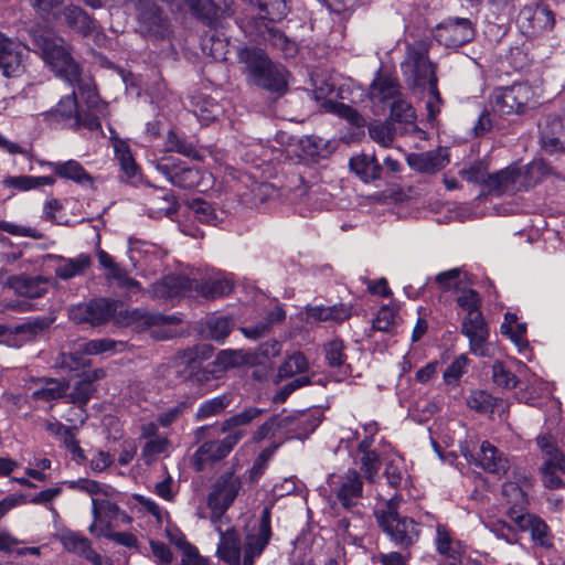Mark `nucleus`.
<instances>
[{
  "instance_id": "60",
  "label": "nucleus",
  "mask_w": 565,
  "mask_h": 565,
  "mask_svg": "<svg viewBox=\"0 0 565 565\" xmlns=\"http://www.w3.org/2000/svg\"><path fill=\"white\" fill-rule=\"evenodd\" d=\"M65 484L71 490L84 492L92 497L99 493L108 494L107 489L109 488L106 484L87 478H79L77 480L66 481Z\"/></svg>"
},
{
  "instance_id": "32",
  "label": "nucleus",
  "mask_w": 565,
  "mask_h": 565,
  "mask_svg": "<svg viewBox=\"0 0 565 565\" xmlns=\"http://www.w3.org/2000/svg\"><path fill=\"white\" fill-rule=\"evenodd\" d=\"M351 315L352 307L344 303L330 307L315 306L307 308L308 319L315 321H332L340 323L349 319Z\"/></svg>"
},
{
  "instance_id": "39",
  "label": "nucleus",
  "mask_w": 565,
  "mask_h": 565,
  "mask_svg": "<svg viewBox=\"0 0 565 565\" xmlns=\"http://www.w3.org/2000/svg\"><path fill=\"white\" fill-rule=\"evenodd\" d=\"M367 130L370 138L383 148L393 147L396 135H399L398 127L392 121L371 124Z\"/></svg>"
},
{
  "instance_id": "38",
  "label": "nucleus",
  "mask_w": 565,
  "mask_h": 565,
  "mask_svg": "<svg viewBox=\"0 0 565 565\" xmlns=\"http://www.w3.org/2000/svg\"><path fill=\"white\" fill-rule=\"evenodd\" d=\"M53 170L55 174L58 175L60 178L73 180L78 184H86L93 182V179L89 175V173H87L83 166L75 160L54 163Z\"/></svg>"
},
{
  "instance_id": "25",
  "label": "nucleus",
  "mask_w": 565,
  "mask_h": 565,
  "mask_svg": "<svg viewBox=\"0 0 565 565\" xmlns=\"http://www.w3.org/2000/svg\"><path fill=\"white\" fill-rule=\"evenodd\" d=\"M520 177V169L515 166H510L495 173H489L483 190L495 195L513 193L516 190V183Z\"/></svg>"
},
{
  "instance_id": "31",
  "label": "nucleus",
  "mask_w": 565,
  "mask_h": 565,
  "mask_svg": "<svg viewBox=\"0 0 565 565\" xmlns=\"http://www.w3.org/2000/svg\"><path fill=\"white\" fill-rule=\"evenodd\" d=\"M58 264L55 267V275L62 280H68L76 276H82L92 265V258L88 254H79L74 258L57 256Z\"/></svg>"
},
{
  "instance_id": "10",
  "label": "nucleus",
  "mask_w": 565,
  "mask_h": 565,
  "mask_svg": "<svg viewBox=\"0 0 565 565\" xmlns=\"http://www.w3.org/2000/svg\"><path fill=\"white\" fill-rule=\"evenodd\" d=\"M327 483L330 497H334L342 508L350 510L362 498L363 482L356 470H348L343 475H329Z\"/></svg>"
},
{
  "instance_id": "33",
  "label": "nucleus",
  "mask_w": 565,
  "mask_h": 565,
  "mask_svg": "<svg viewBox=\"0 0 565 565\" xmlns=\"http://www.w3.org/2000/svg\"><path fill=\"white\" fill-rule=\"evenodd\" d=\"M62 15L64 17L67 25L77 33L87 35L94 29V21L85 10L77 6H66L62 11Z\"/></svg>"
},
{
  "instance_id": "47",
  "label": "nucleus",
  "mask_w": 565,
  "mask_h": 565,
  "mask_svg": "<svg viewBox=\"0 0 565 565\" xmlns=\"http://www.w3.org/2000/svg\"><path fill=\"white\" fill-rule=\"evenodd\" d=\"M523 531H530L532 540L543 547H551L553 545V535L548 525L537 515L533 514L531 516Z\"/></svg>"
},
{
  "instance_id": "14",
  "label": "nucleus",
  "mask_w": 565,
  "mask_h": 565,
  "mask_svg": "<svg viewBox=\"0 0 565 565\" xmlns=\"http://www.w3.org/2000/svg\"><path fill=\"white\" fill-rule=\"evenodd\" d=\"M244 436L245 431L237 429L227 434L222 440L204 443L194 454L196 469L201 470L203 463L207 461H216L225 458Z\"/></svg>"
},
{
  "instance_id": "61",
  "label": "nucleus",
  "mask_w": 565,
  "mask_h": 565,
  "mask_svg": "<svg viewBox=\"0 0 565 565\" xmlns=\"http://www.w3.org/2000/svg\"><path fill=\"white\" fill-rule=\"evenodd\" d=\"M459 175L468 182L482 185L484 189L489 172L484 162L476 161L469 167L461 169Z\"/></svg>"
},
{
  "instance_id": "63",
  "label": "nucleus",
  "mask_w": 565,
  "mask_h": 565,
  "mask_svg": "<svg viewBox=\"0 0 565 565\" xmlns=\"http://www.w3.org/2000/svg\"><path fill=\"white\" fill-rule=\"evenodd\" d=\"M62 544L68 551L83 555L92 545L90 541L76 532H67L62 535Z\"/></svg>"
},
{
  "instance_id": "57",
  "label": "nucleus",
  "mask_w": 565,
  "mask_h": 565,
  "mask_svg": "<svg viewBox=\"0 0 565 565\" xmlns=\"http://www.w3.org/2000/svg\"><path fill=\"white\" fill-rule=\"evenodd\" d=\"M467 274L463 273L460 268H451L449 270L439 273L436 276L435 281L445 290H461V285L465 282Z\"/></svg>"
},
{
  "instance_id": "29",
  "label": "nucleus",
  "mask_w": 565,
  "mask_h": 565,
  "mask_svg": "<svg viewBox=\"0 0 565 565\" xmlns=\"http://www.w3.org/2000/svg\"><path fill=\"white\" fill-rule=\"evenodd\" d=\"M351 170L363 181L372 182L383 178V167L377 161L375 154L369 156L362 153L350 159Z\"/></svg>"
},
{
  "instance_id": "58",
  "label": "nucleus",
  "mask_w": 565,
  "mask_h": 565,
  "mask_svg": "<svg viewBox=\"0 0 565 565\" xmlns=\"http://www.w3.org/2000/svg\"><path fill=\"white\" fill-rule=\"evenodd\" d=\"M396 319L397 311L390 306H383L373 319L372 328L376 331L393 332L396 326Z\"/></svg>"
},
{
  "instance_id": "23",
  "label": "nucleus",
  "mask_w": 565,
  "mask_h": 565,
  "mask_svg": "<svg viewBox=\"0 0 565 565\" xmlns=\"http://www.w3.org/2000/svg\"><path fill=\"white\" fill-rule=\"evenodd\" d=\"M211 355V349L207 345H196L189 352L179 354V367L185 365L181 374L184 381L202 382L207 379L206 373L202 371L201 362Z\"/></svg>"
},
{
  "instance_id": "45",
  "label": "nucleus",
  "mask_w": 565,
  "mask_h": 565,
  "mask_svg": "<svg viewBox=\"0 0 565 565\" xmlns=\"http://www.w3.org/2000/svg\"><path fill=\"white\" fill-rule=\"evenodd\" d=\"M502 403V399L492 396L486 391H473L467 398V405L477 411L478 413H493L495 408Z\"/></svg>"
},
{
  "instance_id": "1",
  "label": "nucleus",
  "mask_w": 565,
  "mask_h": 565,
  "mask_svg": "<svg viewBox=\"0 0 565 565\" xmlns=\"http://www.w3.org/2000/svg\"><path fill=\"white\" fill-rule=\"evenodd\" d=\"M32 40L45 64L56 76L63 78L72 87H76L84 103L90 108H96L99 104V95L93 78L82 76L81 66L73 58L70 45L63 39L49 32H34Z\"/></svg>"
},
{
  "instance_id": "28",
  "label": "nucleus",
  "mask_w": 565,
  "mask_h": 565,
  "mask_svg": "<svg viewBox=\"0 0 565 565\" xmlns=\"http://www.w3.org/2000/svg\"><path fill=\"white\" fill-rule=\"evenodd\" d=\"M435 545L438 554L444 556L441 562L461 561V544L455 540L452 532L447 525L437 524Z\"/></svg>"
},
{
  "instance_id": "51",
  "label": "nucleus",
  "mask_w": 565,
  "mask_h": 565,
  "mask_svg": "<svg viewBox=\"0 0 565 565\" xmlns=\"http://www.w3.org/2000/svg\"><path fill=\"white\" fill-rule=\"evenodd\" d=\"M234 326L235 322L230 317H211L206 321L209 337L217 342H224Z\"/></svg>"
},
{
  "instance_id": "44",
  "label": "nucleus",
  "mask_w": 565,
  "mask_h": 565,
  "mask_svg": "<svg viewBox=\"0 0 565 565\" xmlns=\"http://www.w3.org/2000/svg\"><path fill=\"white\" fill-rule=\"evenodd\" d=\"M183 204L188 215H192L201 223L210 224L216 218L213 206L201 198L185 200Z\"/></svg>"
},
{
  "instance_id": "6",
  "label": "nucleus",
  "mask_w": 565,
  "mask_h": 565,
  "mask_svg": "<svg viewBox=\"0 0 565 565\" xmlns=\"http://www.w3.org/2000/svg\"><path fill=\"white\" fill-rule=\"evenodd\" d=\"M86 106L87 110L79 109L76 90L73 89L71 94L62 97L54 108L46 111L44 118L52 125L74 130L82 127L90 131L100 130L102 124L95 113L103 115L107 106L100 100L96 108H90L87 104Z\"/></svg>"
},
{
  "instance_id": "22",
  "label": "nucleus",
  "mask_w": 565,
  "mask_h": 565,
  "mask_svg": "<svg viewBox=\"0 0 565 565\" xmlns=\"http://www.w3.org/2000/svg\"><path fill=\"white\" fill-rule=\"evenodd\" d=\"M391 119L399 124V135H411L417 138H423L425 131H423L416 125V114L412 105L403 99L397 98L391 104Z\"/></svg>"
},
{
  "instance_id": "17",
  "label": "nucleus",
  "mask_w": 565,
  "mask_h": 565,
  "mask_svg": "<svg viewBox=\"0 0 565 565\" xmlns=\"http://www.w3.org/2000/svg\"><path fill=\"white\" fill-rule=\"evenodd\" d=\"M461 331L469 339L471 353L479 356L488 355L486 344L489 337V328L481 312L467 316L462 321Z\"/></svg>"
},
{
  "instance_id": "50",
  "label": "nucleus",
  "mask_w": 565,
  "mask_h": 565,
  "mask_svg": "<svg viewBox=\"0 0 565 565\" xmlns=\"http://www.w3.org/2000/svg\"><path fill=\"white\" fill-rule=\"evenodd\" d=\"M407 74L413 77L416 86L427 84V87H429L433 83L435 85L438 83L436 66L429 60L409 67Z\"/></svg>"
},
{
  "instance_id": "19",
  "label": "nucleus",
  "mask_w": 565,
  "mask_h": 565,
  "mask_svg": "<svg viewBox=\"0 0 565 565\" xmlns=\"http://www.w3.org/2000/svg\"><path fill=\"white\" fill-rule=\"evenodd\" d=\"M192 13L210 28H216L221 18L230 14L233 0H222L216 4L213 0H185Z\"/></svg>"
},
{
  "instance_id": "11",
  "label": "nucleus",
  "mask_w": 565,
  "mask_h": 565,
  "mask_svg": "<svg viewBox=\"0 0 565 565\" xmlns=\"http://www.w3.org/2000/svg\"><path fill=\"white\" fill-rule=\"evenodd\" d=\"M28 47L17 39L0 32V71L6 77H18L24 72Z\"/></svg>"
},
{
  "instance_id": "3",
  "label": "nucleus",
  "mask_w": 565,
  "mask_h": 565,
  "mask_svg": "<svg viewBox=\"0 0 565 565\" xmlns=\"http://www.w3.org/2000/svg\"><path fill=\"white\" fill-rule=\"evenodd\" d=\"M237 60L244 65L243 74L253 85L278 95L286 92V68L274 63L262 49L241 47L237 51Z\"/></svg>"
},
{
  "instance_id": "43",
  "label": "nucleus",
  "mask_w": 565,
  "mask_h": 565,
  "mask_svg": "<svg viewBox=\"0 0 565 565\" xmlns=\"http://www.w3.org/2000/svg\"><path fill=\"white\" fill-rule=\"evenodd\" d=\"M88 303L90 310V324L93 326H98L110 320L117 310L116 301L106 298L94 299Z\"/></svg>"
},
{
  "instance_id": "48",
  "label": "nucleus",
  "mask_w": 565,
  "mask_h": 565,
  "mask_svg": "<svg viewBox=\"0 0 565 565\" xmlns=\"http://www.w3.org/2000/svg\"><path fill=\"white\" fill-rule=\"evenodd\" d=\"M233 398V394L227 393L216 396L212 399L205 401L198 408L196 417L199 419H204L211 416L220 415L226 407H228L232 404Z\"/></svg>"
},
{
  "instance_id": "30",
  "label": "nucleus",
  "mask_w": 565,
  "mask_h": 565,
  "mask_svg": "<svg viewBox=\"0 0 565 565\" xmlns=\"http://www.w3.org/2000/svg\"><path fill=\"white\" fill-rule=\"evenodd\" d=\"M111 140L115 158L117 159L122 173L120 178H125L126 181H134L139 175V167L134 159L129 145L118 137H114Z\"/></svg>"
},
{
  "instance_id": "5",
  "label": "nucleus",
  "mask_w": 565,
  "mask_h": 565,
  "mask_svg": "<svg viewBox=\"0 0 565 565\" xmlns=\"http://www.w3.org/2000/svg\"><path fill=\"white\" fill-rule=\"evenodd\" d=\"M401 495H393L374 511L377 525L395 546L407 550L419 539L416 522L398 513Z\"/></svg>"
},
{
  "instance_id": "52",
  "label": "nucleus",
  "mask_w": 565,
  "mask_h": 565,
  "mask_svg": "<svg viewBox=\"0 0 565 565\" xmlns=\"http://www.w3.org/2000/svg\"><path fill=\"white\" fill-rule=\"evenodd\" d=\"M428 60V45L425 41H415L406 45V57L402 63L404 73H408V68L420 64Z\"/></svg>"
},
{
  "instance_id": "15",
  "label": "nucleus",
  "mask_w": 565,
  "mask_h": 565,
  "mask_svg": "<svg viewBox=\"0 0 565 565\" xmlns=\"http://www.w3.org/2000/svg\"><path fill=\"white\" fill-rule=\"evenodd\" d=\"M118 504L105 499H92L93 522L88 532L94 537H102L114 530L117 521Z\"/></svg>"
},
{
  "instance_id": "41",
  "label": "nucleus",
  "mask_w": 565,
  "mask_h": 565,
  "mask_svg": "<svg viewBox=\"0 0 565 565\" xmlns=\"http://www.w3.org/2000/svg\"><path fill=\"white\" fill-rule=\"evenodd\" d=\"M70 384L66 380L45 379L44 385L32 393L38 401L52 402L66 395Z\"/></svg>"
},
{
  "instance_id": "62",
  "label": "nucleus",
  "mask_w": 565,
  "mask_h": 565,
  "mask_svg": "<svg viewBox=\"0 0 565 565\" xmlns=\"http://www.w3.org/2000/svg\"><path fill=\"white\" fill-rule=\"evenodd\" d=\"M461 294L457 297V305L465 311L467 316H473L480 312L481 299L479 294L473 289L461 288Z\"/></svg>"
},
{
  "instance_id": "49",
  "label": "nucleus",
  "mask_w": 565,
  "mask_h": 565,
  "mask_svg": "<svg viewBox=\"0 0 565 565\" xmlns=\"http://www.w3.org/2000/svg\"><path fill=\"white\" fill-rule=\"evenodd\" d=\"M323 353L327 364L330 367H340L347 362L345 344L342 339L334 338L323 345Z\"/></svg>"
},
{
  "instance_id": "9",
  "label": "nucleus",
  "mask_w": 565,
  "mask_h": 565,
  "mask_svg": "<svg viewBox=\"0 0 565 565\" xmlns=\"http://www.w3.org/2000/svg\"><path fill=\"white\" fill-rule=\"evenodd\" d=\"M533 90L527 84L516 83L511 86L498 87L490 97L492 110L499 115L524 113Z\"/></svg>"
},
{
  "instance_id": "4",
  "label": "nucleus",
  "mask_w": 565,
  "mask_h": 565,
  "mask_svg": "<svg viewBox=\"0 0 565 565\" xmlns=\"http://www.w3.org/2000/svg\"><path fill=\"white\" fill-rule=\"evenodd\" d=\"M233 285L221 274H209L200 268L179 263V299L215 300L231 294Z\"/></svg>"
},
{
  "instance_id": "55",
  "label": "nucleus",
  "mask_w": 565,
  "mask_h": 565,
  "mask_svg": "<svg viewBox=\"0 0 565 565\" xmlns=\"http://www.w3.org/2000/svg\"><path fill=\"white\" fill-rule=\"evenodd\" d=\"M179 552L181 553V565H209L207 558L200 555L199 550L190 544L185 536L179 532Z\"/></svg>"
},
{
  "instance_id": "24",
  "label": "nucleus",
  "mask_w": 565,
  "mask_h": 565,
  "mask_svg": "<svg viewBox=\"0 0 565 565\" xmlns=\"http://www.w3.org/2000/svg\"><path fill=\"white\" fill-rule=\"evenodd\" d=\"M7 285L18 296L28 299L41 298L47 291V279L42 276L13 275L8 278Z\"/></svg>"
},
{
  "instance_id": "13",
  "label": "nucleus",
  "mask_w": 565,
  "mask_h": 565,
  "mask_svg": "<svg viewBox=\"0 0 565 565\" xmlns=\"http://www.w3.org/2000/svg\"><path fill=\"white\" fill-rule=\"evenodd\" d=\"M475 36V29L469 19L448 18L436 30V39L447 47H458L470 42Z\"/></svg>"
},
{
  "instance_id": "7",
  "label": "nucleus",
  "mask_w": 565,
  "mask_h": 565,
  "mask_svg": "<svg viewBox=\"0 0 565 565\" xmlns=\"http://www.w3.org/2000/svg\"><path fill=\"white\" fill-rule=\"evenodd\" d=\"M137 31L152 41L170 40L173 25L169 15L152 0H134Z\"/></svg>"
},
{
  "instance_id": "21",
  "label": "nucleus",
  "mask_w": 565,
  "mask_h": 565,
  "mask_svg": "<svg viewBox=\"0 0 565 565\" xmlns=\"http://www.w3.org/2000/svg\"><path fill=\"white\" fill-rule=\"evenodd\" d=\"M279 424V433L286 438H307L318 427V420L311 415H277Z\"/></svg>"
},
{
  "instance_id": "42",
  "label": "nucleus",
  "mask_w": 565,
  "mask_h": 565,
  "mask_svg": "<svg viewBox=\"0 0 565 565\" xmlns=\"http://www.w3.org/2000/svg\"><path fill=\"white\" fill-rule=\"evenodd\" d=\"M193 114L202 125L207 126L221 116L222 107L213 98L201 96L198 98Z\"/></svg>"
},
{
  "instance_id": "53",
  "label": "nucleus",
  "mask_w": 565,
  "mask_h": 565,
  "mask_svg": "<svg viewBox=\"0 0 565 565\" xmlns=\"http://www.w3.org/2000/svg\"><path fill=\"white\" fill-rule=\"evenodd\" d=\"M21 541L17 537H14L10 532L7 530H0V553L4 554H11L15 553L17 555L23 556V555H36L39 556L41 553L40 547H22V548H15L17 545H19Z\"/></svg>"
},
{
  "instance_id": "20",
  "label": "nucleus",
  "mask_w": 565,
  "mask_h": 565,
  "mask_svg": "<svg viewBox=\"0 0 565 565\" xmlns=\"http://www.w3.org/2000/svg\"><path fill=\"white\" fill-rule=\"evenodd\" d=\"M192 13L210 28H216L221 18L230 14L233 0H222L216 4L213 0H185Z\"/></svg>"
},
{
  "instance_id": "16",
  "label": "nucleus",
  "mask_w": 565,
  "mask_h": 565,
  "mask_svg": "<svg viewBox=\"0 0 565 565\" xmlns=\"http://www.w3.org/2000/svg\"><path fill=\"white\" fill-rule=\"evenodd\" d=\"M542 149L548 153H558L564 148L565 128L561 118L547 115L539 124Z\"/></svg>"
},
{
  "instance_id": "46",
  "label": "nucleus",
  "mask_w": 565,
  "mask_h": 565,
  "mask_svg": "<svg viewBox=\"0 0 565 565\" xmlns=\"http://www.w3.org/2000/svg\"><path fill=\"white\" fill-rule=\"evenodd\" d=\"M162 202L153 200L152 205L148 207L150 217L162 218L168 217L174 222L177 220V199L173 193H164L161 198Z\"/></svg>"
},
{
  "instance_id": "8",
  "label": "nucleus",
  "mask_w": 565,
  "mask_h": 565,
  "mask_svg": "<svg viewBox=\"0 0 565 565\" xmlns=\"http://www.w3.org/2000/svg\"><path fill=\"white\" fill-rule=\"evenodd\" d=\"M242 489V479L233 471L221 473L207 497V507L213 521L220 520L233 504Z\"/></svg>"
},
{
  "instance_id": "36",
  "label": "nucleus",
  "mask_w": 565,
  "mask_h": 565,
  "mask_svg": "<svg viewBox=\"0 0 565 565\" xmlns=\"http://www.w3.org/2000/svg\"><path fill=\"white\" fill-rule=\"evenodd\" d=\"M542 481L544 486L548 489H559L563 488L564 481L561 478L562 473H565V463L564 458L557 459L553 457V459H545L542 468Z\"/></svg>"
},
{
  "instance_id": "18",
  "label": "nucleus",
  "mask_w": 565,
  "mask_h": 565,
  "mask_svg": "<svg viewBox=\"0 0 565 565\" xmlns=\"http://www.w3.org/2000/svg\"><path fill=\"white\" fill-rule=\"evenodd\" d=\"M519 22L524 32L539 34L551 30L555 24L554 13L545 6L524 7L519 14Z\"/></svg>"
},
{
  "instance_id": "56",
  "label": "nucleus",
  "mask_w": 565,
  "mask_h": 565,
  "mask_svg": "<svg viewBox=\"0 0 565 565\" xmlns=\"http://www.w3.org/2000/svg\"><path fill=\"white\" fill-rule=\"evenodd\" d=\"M151 295L163 301L172 300L177 296V276L171 274L154 282L151 286Z\"/></svg>"
},
{
  "instance_id": "34",
  "label": "nucleus",
  "mask_w": 565,
  "mask_h": 565,
  "mask_svg": "<svg viewBox=\"0 0 565 565\" xmlns=\"http://www.w3.org/2000/svg\"><path fill=\"white\" fill-rule=\"evenodd\" d=\"M531 486V480L521 475L515 481H507L502 486V494L513 505L524 507L527 503L526 489Z\"/></svg>"
},
{
  "instance_id": "37",
  "label": "nucleus",
  "mask_w": 565,
  "mask_h": 565,
  "mask_svg": "<svg viewBox=\"0 0 565 565\" xmlns=\"http://www.w3.org/2000/svg\"><path fill=\"white\" fill-rule=\"evenodd\" d=\"M52 320L45 317H38L14 327V335L20 340L14 345L20 347L23 342L30 341L46 330Z\"/></svg>"
},
{
  "instance_id": "2",
  "label": "nucleus",
  "mask_w": 565,
  "mask_h": 565,
  "mask_svg": "<svg viewBox=\"0 0 565 565\" xmlns=\"http://www.w3.org/2000/svg\"><path fill=\"white\" fill-rule=\"evenodd\" d=\"M217 544L216 556L227 565H254L271 537L270 509L264 508L257 527L245 536L244 543L234 529L222 531Z\"/></svg>"
},
{
  "instance_id": "59",
  "label": "nucleus",
  "mask_w": 565,
  "mask_h": 565,
  "mask_svg": "<svg viewBox=\"0 0 565 565\" xmlns=\"http://www.w3.org/2000/svg\"><path fill=\"white\" fill-rule=\"evenodd\" d=\"M266 41L274 47L280 50L285 56H292L297 52L296 43L277 29L267 30Z\"/></svg>"
},
{
  "instance_id": "40",
  "label": "nucleus",
  "mask_w": 565,
  "mask_h": 565,
  "mask_svg": "<svg viewBox=\"0 0 565 565\" xmlns=\"http://www.w3.org/2000/svg\"><path fill=\"white\" fill-rule=\"evenodd\" d=\"M265 414V409L259 407H247L238 414H235L227 419H225L222 424L223 433H233L237 429H243L245 433V426L252 424L254 420L258 419L262 415Z\"/></svg>"
},
{
  "instance_id": "35",
  "label": "nucleus",
  "mask_w": 565,
  "mask_h": 565,
  "mask_svg": "<svg viewBox=\"0 0 565 565\" xmlns=\"http://www.w3.org/2000/svg\"><path fill=\"white\" fill-rule=\"evenodd\" d=\"M126 318L128 323H137L142 327L164 326L175 320L174 316L150 312L141 308L126 310Z\"/></svg>"
},
{
  "instance_id": "64",
  "label": "nucleus",
  "mask_w": 565,
  "mask_h": 565,
  "mask_svg": "<svg viewBox=\"0 0 565 565\" xmlns=\"http://www.w3.org/2000/svg\"><path fill=\"white\" fill-rule=\"evenodd\" d=\"M94 392L92 380H83L75 384L73 391L67 395L68 402L78 406H85Z\"/></svg>"
},
{
  "instance_id": "26",
  "label": "nucleus",
  "mask_w": 565,
  "mask_h": 565,
  "mask_svg": "<svg viewBox=\"0 0 565 565\" xmlns=\"http://www.w3.org/2000/svg\"><path fill=\"white\" fill-rule=\"evenodd\" d=\"M369 95L373 102H394L401 97V86L396 77L380 70L370 86Z\"/></svg>"
},
{
  "instance_id": "27",
  "label": "nucleus",
  "mask_w": 565,
  "mask_h": 565,
  "mask_svg": "<svg viewBox=\"0 0 565 565\" xmlns=\"http://www.w3.org/2000/svg\"><path fill=\"white\" fill-rule=\"evenodd\" d=\"M406 162L411 169L422 173H435L448 163V158L443 150H431L420 153H408Z\"/></svg>"
},
{
  "instance_id": "54",
  "label": "nucleus",
  "mask_w": 565,
  "mask_h": 565,
  "mask_svg": "<svg viewBox=\"0 0 565 565\" xmlns=\"http://www.w3.org/2000/svg\"><path fill=\"white\" fill-rule=\"evenodd\" d=\"M308 369V362L306 356L296 352L291 354L278 369V376L280 379L291 377L296 374L306 372Z\"/></svg>"
},
{
  "instance_id": "12",
  "label": "nucleus",
  "mask_w": 565,
  "mask_h": 565,
  "mask_svg": "<svg viewBox=\"0 0 565 565\" xmlns=\"http://www.w3.org/2000/svg\"><path fill=\"white\" fill-rule=\"evenodd\" d=\"M463 456L469 462L498 477L505 475L510 468L508 457L487 440L481 443L476 454L467 450L463 452Z\"/></svg>"
}]
</instances>
